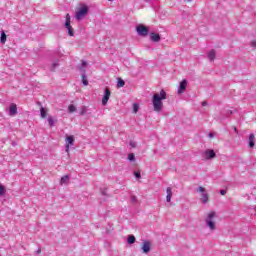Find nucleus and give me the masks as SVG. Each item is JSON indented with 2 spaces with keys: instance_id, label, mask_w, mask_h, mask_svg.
<instances>
[{
  "instance_id": "obj_4",
  "label": "nucleus",
  "mask_w": 256,
  "mask_h": 256,
  "mask_svg": "<svg viewBox=\"0 0 256 256\" xmlns=\"http://www.w3.org/2000/svg\"><path fill=\"white\" fill-rule=\"evenodd\" d=\"M65 27L68 30V35L70 37H73L75 35V32L73 31V27L71 26V15L69 14H66Z\"/></svg>"
},
{
  "instance_id": "obj_41",
  "label": "nucleus",
  "mask_w": 256,
  "mask_h": 256,
  "mask_svg": "<svg viewBox=\"0 0 256 256\" xmlns=\"http://www.w3.org/2000/svg\"><path fill=\"white\" fill-rule=\"evenodd\" d=\"M108 1H114V0H108Z\"/></svg>"
},
{
  "instance_id": "obj_21",
  "label": "nucleus",
  "mask_w": 256,
  "mask_h": 256,
  "mask_svg": "<svg viewBox=\"0 0 256 256\" xmlns=\"http://www.w3.org/2000/svg\"><path fill=\"white\" fill-rule=\"evenodd\" d=\"M57 67H59V62L58 61H54L51 65L50 70L51 71H55L57 69Z\"/></svg>"
},
{
  "instance_id": "obj_26",
  "label": "nucleus",
  "mask_w": 256,
  "mask_h": 256,
  "mask_svg": "<svg viewBox=\"0 0 256 256\" xmlns=\"http://www.w3.org/2000/svg\"><path fill=\"white\" fill-rule=\"evenodd\" d=\"M48 123H49L50 127H55V120H53V117L48 118Z\"/></svg>"
},
{
  "instance_id": "obj_12",
  "label": "nucleus",
  "mask_w": 256,
  "mask_h": 256,
  "mask_svg": "<svg viewBox=\"0 0 256 256\" xmlns=\"http://www.w3.org/2000/svg\"><path fill=\"white\" fill-rule=\"evenodd\" d=\"M150 40L154 43H159L161 41V36L155 32L150 33Z\"/></svg>"
},
{
  "instance_id": "obj_22",
  "label": "nucleus",
  "mask_w": 256,
  "mask_h": 256,
  "mask_svg": "<svg viewBox=\"0 0 256 256\" xmlns=\"http://www.w3.org/2000/svg\"><path fill=\"white\" fill-rule=\"evenodd\" d=\"M40 115H41L42 119H45V117H47V111H45V108L41 107Z\"/></svg>"
},
{
  "instance_id": "obj_37",
  "label": "nucleus",
  "mask_w": 256,
  "mask_h": 256,
  "mask_svg": "<svg viewBox=\"0 0 256 256\" xmlns=\"http://www.w3.org/2000/svg\"><path fill=\"white\" fill-rule=\"evenodd\" d=\"M137 198L135 196L132 197V201H136Z\"/></svg>"
},
{
  "instance_id": "obj_23",
  "label": "nucleus",
  "mask_w": 256,
  "mask_h": 256,
  "mask_svg": "<svg viewBox=\"0 0 256 256\" xmlns=\"http://www.w3.org/2000/svg\"><path fill=\"white\" fill-rule=\"evenodd\" d=\"M117 87H125V80L118 78Z\"/></svg>"
},
{
  "instance_id": "obj_20",
  "label": "nucleus",
  "mask_w": 256,
  "mask_h": 256,
  "mask_svg": "<svg viewBox=\"0 0 256 256\" xmlns=\"http://www.w3.org/2000/svg\"><path fill=\"white\" fill-rule=\"evenodd\" d=\"M82 83L87 87L89 85V81L87 80V74L82 73Z\"/></svg>"
},
{
  "instance_id": "obj_15",
  "label": "nucleus",
  "mask_w": 256,
  "mask_h": 256,
  "mask_svg": "<svg viewBox=\"0 0 256 256\" xmlns=\"http://www.w3.org/2000/svg\"><path fill=\"white\" fill-rule=\"evenodd\" d=\"M215 57H217V52L215 51V49H212L208 52V59L209 61H215Z\"/></svg>"
},
{
  "instance_id": "obj_31",
  "label": "nucleus",
  "mask_w": 256,
  "mask_h": 256,
  "mask_svg": "<svg viewBox=\"0 0 256 256\" xmlns=\"http://www.w3.org/2000/svg\"><path fill=\"white\" fill-rule=\"evenodd\" d=\"M250 47H253V49H256V40H252L250 42Z\"/></svg>"
},
{
  "instance_id": "obj_10",
  "label": "nucleus",
  "mask_w": 256,
  "mask_h": 256,
  "mask_svg": "<svg viewBox=\"0 0 256 256\" xmlns=\"http://www.w3.org/2000/svg\"><path fill=\"white\" fill-rule=\"evenodd\" d=\"M142 253H144L145 255H147V253H149L151 251V242H149L148 240H145L142 243Z\"/></svg>"
},
{
  "instance_id": "obj_8",
  "label": "nucleus",
  "mask_w": 256,
  "mask_h": 256,
  "mask_svg": "<svg viewBox=\"0 0 256 256\" xmlns=\"http://www.w3.org/2000/svg\"><path fill=\"white\" fill-rule=\"evenodd\" d=\"M187 90V79H184L180 82L179 88H178V95H183L185 91Z\"/></svg>"
},
{
  "instance_id": "obj_2",
  "label": "nucleus",
  "mask_w": 256,
  "mask_h": 256,
  "mask_svg": "<svg viewBox=\"0 0 256 256\" xmlns=\"http://www.w3.org/2000/svg\"><path fill=\"white\" fill-rule=\"evenodd\" d=\"M214 219H215V212H210L205 219L206 227H208L210 231H215V229H217V226L213 221Z\"/></svg>"
},
{
  "instance_id": "obj_6",
  "label": "nucleus",
  "mask_w": 256,
  "mask_h": 256,
  "mask_svg": "<svg viewBox=\"0 0 256 256\" xmlns=\"http://www.w3.org/2000/svg\"><path fill=\"white\" fill-rule=\"evenodd\" d=\"M197 192L198 193H202L201 194V201L202 203H208L209 201V194H207V192H205V188L203 186H200L197 188Z\"/></svg>"
},
{
  "instance_id": "obj_30",
  "label": "nucleus",
  "mask_w": 256,
  "mask_h": 256,
  "mask_svg": "<svg viewBox=\"0 0 256 256\" xmlns=\"http://www.w3.org/2000/svg\"><path fill=\"white\" fill-rule=\"evenodd\" d=\"M134 176L136 177V179H141V172L139 171L134 172Z\"/></svg>"
},
{
  "instance_id": "obj_14",
  "label": "nucleus",
  "mask_w": 256,
  "mask_h": 256,
  "mask_svg": "<svg viewBox=\"0 0 256 256\" xmlns=\"http://www.w3.org/2000/svg\"><path fill=\"white\" fill-rule=\"evenodd\" d=\"M166 193V201L167 203H171V198L173 197V190L171 189V187L166 188Z\"/></svg>"
},
{
  "instance_id": "obj_34",
  "label": "nucleus",
  "mask_w": 256,
  "mask_h": 256,
  "mask_svg": "<svg viewBox=\"0 0 256 256\" xmlns=\"http://www.w3.org/2000/svg\"><path fill=\"white\" fill-rule=\"evenodd\" d=\"M85 113H86V111H85V109H82V111H81V115H85Z\"/></svg>"
},
{
  "instance_id": "obj_33",
  "label": "nucleus",
  "mask_w": 256,
  "mask_h": 256,
  "mask_svg": "<svg viewBox=\"0 0 256 256\" xmlns=\"http://www.w3.org/2000/svg\"><path fill=\"white\" fill-rule=\"evenodd\" d=\"M36 254L37 255L41 254V248H38V250L36 251Z\"/></svg>"
},
{
  "instance_id": "obj_39",
  "label": "nucleus",
  "mask_w": 256,
  "mask_h": 256,
  "mask_svg": "<svg viewBox=\"0 0 256 256\" xmlns=\"http://www.w3.org/2000/svg\"><path fill=\"white\" fill-rule=\"evenodd\" d=\"M102 195H107V193L105 191H102Z\"/></svg>"
},
{
  "instance_id": "obj_3",
  "label": "nucleus",
  "mask_w": 256,
  "mask_h": 256,
  "mask_svg": "<svg viewBox=\"0 0 256 256\" xmlns=\"http://www.w3.org/2000/svg\"><path fill=\"white\" fill-rule=\"evenodd\" d=\"M88 13H89V7L82 6L76 12V16L75 17H76L77 21H81V20L85 19V17H87Z\"/></svg>"
},
{
  "instance_id": "obj_35",
  "label": "nucleus",
  "mask_w": 256,
  "mask_h": 256,
  "mask_svg": "<svg viewBox=\"0 0 256 256\" xmlns=\"http://www.w3.org/2000/svg\"><path fill=\"white\" fill-rule=\"evenodd\" d=\"M206 105H207V102H202V107H206Z\"/></svg>"
},
{
  "instance_id": "obj_5",
  "label": "nucleus",
  "mask_w": 256,
  "mask_h": 256,
  "mask_svg": "<svg viewBox=\"0 0 256 256\" xmlns=\"http://www.w3.org/2000/svg\"><path fill=\"white\" fill-rule=\"evenodd\" d=\"M136 31H137L138 35H140L141 37H147V35H149V28H147L143 24L138 25L136 27Z\"/></svg>"
},
{
  "instance_id": "obj_16",
  "label": "nucleus",
  "mask_w": 256,
  "mask_h": 256,
  "mask_svg": "<svg viewBox=\"0 0 256 256\" xmlns=\"http://www.w3.org/2000/svg\"><path fill=\"white\" fill-rule=\"evenodd\" d=\"M249 147L253 149L255 147V134L249 135Z\"/></svg>"
},
{
  "instance_id": "obj_36",
  "label": "nucleus",
  "mask_w": 256,
  "mask_h": 256,
  "mask_svg": "<svg viewBox=\"0 0 256 256\" xmlns=\"http://www.w3.org/2000/svg\"><path fill=\"white\" fill-rule=\"evenodd\" d=\"M131 147H135V142H130Z\"/></svg>"
},
{
  "instance_id": "obj_32",
  "label": "nucleus",
  "mask_w": 256,
  "mask_h": 256,
  "mask_svg": "<svg viewBox=\"0 0 256 256\" xmlns=\"http://www.w3.org/2000/svg\"><path fill=\"white\" fill-rule=\"evenodd\" d=\"M220 195H227V190L225 189L220 190Z\"/></svg>"
},
{
  "instance_id": "obj_1",
  "label": "nucleus",
  "mask_w": 256,
  "mask_h": 256,
  "mask_svg": "<svg viewBox=\"0 0 256 256\" xmlns=\"http://www.w3.org/2000/svg\"><path fill=\"white\" fill-rule=\"evenodd\" d=\"M167 99V93L165 90H161L160 94L156 93L153 95L152 103L154 107V111L159 113L163 109V100Z\"/></svg>"
},
{
  "instance_id": "obj_27",
  "label": "nucleus",
  "mask_w": 256,
  "mask_h": 256,
  "mask_svg": "<svg viewBox=\"0 0 256 256\" xmlns=\"http://www.w3.org/2000/svg\"><path fill=\"white\" fill-rule=\"evenodd\" d=\"M5 186L1 185L0 183V197H3V195H5Z\"/></svg>"
},
{
  "instance_id": "obj_25",
  "label": "nucleus",
  "mask_w": 256,
  "mask_h": 256,
  "mask_svg": "<svg viewBox=\"0 0 256 256\" xmlns=\"http://www.w3.org/2000/svg\"><path fill=\"white\" fill-rule=\"evenodd\" d=\"M135 243V237L133 235L128 236V244L133 245Z\"/></svg>"
},
{
  "instance_id": "obj_28",
  "label": "nucleus",
  "mask_w": 256,
  "mask_h": 256,
  "mask_svg": "<svg viewBox=\"0 0 256 256\" xmlns=\"http://www.w3.org/2000/svg\"><path fill=\"white\" fill-rule=\"evenodd\" d=\"M137 111H139V104L135 103L133 104V112L137 113Z\"/></svg>"
},
{
  "instance_id": "obj_9",
  "label": "nucleus",
  "mask_w": 256,
  "mask_h": 256,
  "mask_svg": "<svg viewBox=\"0 0 256 256\" xmlns=\"http://www.w3.org/2000/svg\"><path fill=\"white\" fill-rule=\"evenodd\" d=\"M110 97H111V90H109V88H105L104 96L102 98V105H104V106L107 105Z\"/></svg>"
},
{
  "instance_id": "obj_17",
  "label": "nucleus",
  "mask_w": 256,
  "mask_h": 256,
  "mask_svg": "<svg viewBox=\"0 0 256 256\" xmlns=\"http://www.w3.org/2000/svg\"><path fill=\"white\" fill-rule=\"evenodd\" d=\"M79 71H81V73H85L86 69H87V61H82L81 66L78 67Z\"/></svg>"
},
{
  "instance_id": "obj_24",
  "label": "nucleus",
  "mask_w": 256,
  "mask_h": 256,
  "mask_svg": "<svg viewBox=\"0 0 256 256\" xmlns=\"http://www.w3.org/2000/svg\"><path fill=\"white\" fill-rule=\"evenodd\" d=\"M68 111L69 113H75V111H77V108L75 107V105L71 104L68 107Z\"/></svg>"
},
{
  "instance_id": "obj_38",
  "label": "nucleus",
  "mask_w": 256,
  "mask_h": 256,
  "mask_svg": "<svg viewBox=\"0 0 256 256\" xmlns=\"http://www.w3.org/2000/svg\"><path fill=\"white\" fill-rule=\"evenodd\" d=\"M208 137H213V133H209V134H208Z\"/></svg>"
},
{
  "instance_id": "obj_19",
  "label": "nucleus",
  "mask_w": 256,
  "mask_h": 256,
  "mask_svg": "<svg viewBox=\"0 0 256 256\" xmlns=\"http://www.w3.org/2000/svg\"><path fill=\"white\" fill-rule=\"evenodd\" d=\"M67 183H69V176L65 175L61 178L60 185H65Z\"/></svg>"
},
{
  "instance_id": "obj_11",
  "label": "nucleus",
  "mask_w": 256,
  "mask_h": 256,
  "mask_svg": "<svg viewBox=\"0 0 256 256\" xmlns=\"http://www.w3.org/2000/svg\"><path fill=\"white\" fill-rule=\"evenodd\" d=\"M75 144V137L67 136L66 137V153H69V146L73 147Z\"/></svg>"
},
{
  "instance_id": "obj_7",
  "label": "nucleus",
  "mask_w": 256,
  "mask_h": 256,
  "mask_svg": "<svg viewBox=\"0 0 256 256\" xmlns=\"http://www.w3.org/2000/svg\"><path fill=\"white\" fill-rule=\"evenodd\" d=\"M202 157L206 160L215 159L217 157V154L215 153V150L207 149L203 152Z\"/></svg>"
},
{
  "instance_id": "obj_40",
  "label": "nucleus",
  "mask_w": 256,
  "mask_h": 256,
  "mask_svg": "<svg viewBox=\"0 0 256 256\" xmlns=\"http://www.w3.org/2000/svg\"><path fill=\"white\" fill-rule=\"evenodd\" d=\"M235 133H237V128H234Z\"/></svg>"
},
{
  "instance_id": "obj_18",
  "label": "nucleus",
  "mask_w": 256,
  "mask_h": 256,
  "mask_svg": "<svg viewBox=\"0 0 256 256\" xmlns=\"http://www.w3.org/2000/svg\"><path fill=\"white\" fill-rule=\"evenodd\" d=\"M0 42L5 45V43L7 42V34H5V31L1 32V37H0Z\"/></svg>"
},
{
  "instance_id": "obj_29",
  "label": "nucleus",
  "mask_w": 256,
  "mask_h": 256,
  "mask_svg": "<svg viewBox=\"0 0 256 256\" xmlns=\"http://www.w3.org/2000/svg\"><path fill=\"white\" fill-rule=\"evenodd\" d=\"M128 160L135 161V154L133 153L128 154Z\"/></svg>"
},
{
  "instance_id": "obj_13",
  "label": "nucleus",
  "mask_w": 256,
  "mask_h": 256,
  "mask_svg": "<svg viewBox=\"0 0 256 256\" xmlns=\"http://www.w3.org/2000/svg\"><path fill=\"white\" fill-rule=\"evenodd\" d=\"M17 114V104H11L9 108V115L10 117H15Z\"/></svg>"
}]
</instances>
